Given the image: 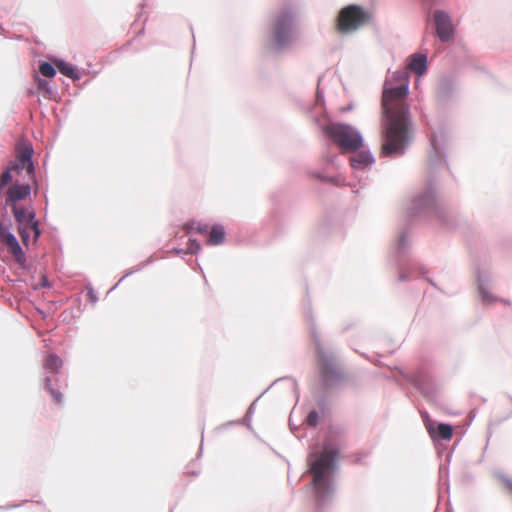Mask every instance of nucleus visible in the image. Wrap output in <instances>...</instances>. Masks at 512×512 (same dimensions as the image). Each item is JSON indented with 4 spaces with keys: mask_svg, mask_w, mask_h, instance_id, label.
<instances>
[{
    "mask_svg": "<svg viewBox=\"0 0 512 512\" xmlns=\"http://www.w3.org/2000/svg\"><path fill=\"white\" fill-rule=\"evenodd\" d=\"M408 95V71H396L384 83L382 92L383 142L381 155L403 154L412 136Z\"/></svg>",
    "mask_w": 512,
    "mask_h": 512,
    "instance_id": "1",
    "label": "nucleus"
},
{
    "mask_svg": "<svg viewBox=\"0 0 512 512\" xmlns=\"http://www.w3.org/2000/svg\"><path fill=\"white\" fill-rule=\"evenodd\" d=\"M336 456L337 452L328 448L309 455V471L313 476L314 489L319 495H324L329 491L328 475L333 470Z\"/></svg>",
    "mask_w": 512,
    "mask_h": 512,
    "instance_id": "2",
    "label": "nucleus"
},
{
    "mask_svg": "<svg viewBox=\"0 0 512 512\" xmlns=\"http://www.w3.org/2000/svg\"><path fill=\"white\" fill-rule=\"evenodd\" d=\"M325 134L344 152H353L363 145L362 136L348 125L331 123L324 128Z\"/></svg>",
    "mask_w": 512,
    "mask_h": 512,
    "instance_id": "3",
    "label": "nucleus"
},
{
    "mask_svg": "<svg viewBox=\"0 0 512 512\" xmlns=\"http://www.w3.org/2000/svg\"><path fill=\"white\" fill-rule=\"evenodd\" d=\"M295 15L291 8H284L278 12L273 25L274 43L282 47L293 38Z\"/></svg>",
    "mask_w": 512,
    "mask_h": 512,
    "instance_id": "4",
    "label": "nucleus"
},
{
    "mask_svg": "<svg viewBox=\"0 0 512 512\" xmlns=\"http://www.w3.org/2000/svg\"><path fill=\"white\" fill-rule=\"evenodd\" d=\"M369 21L368 13L360 6L349 5L344 7L337 19V30L341 33L355 31Z\"/></svg>",
    "mask_w": 512,
    "mask_h": 512,
    "instance_id": "5",
    "label": "nucleus"
},
{
    "mask_svg": "<svg viewBox=\"0 0 512 512\" xmlns=\"http://www.w3.org/2000/svg\"><path fill=\"white\" fill-rule=\"evenodd\" d=\"M0 242L7 248L18 264L23 265L25 263V254L18 240L4 223L0 224Z\"/></svg>",
    "mask_w": 512,
    "mask_h": 512,
    "instance_id": "6",
    "label": "nucleus"
},
{
    "mask_svg": "<svg viewBox=\"0 0 512 512\" xmlns=\"http://www.w3.org/2000/svg\"><path fill=\"white\" fill-rule=\"evenodd\" d=\"M320 365L322 378L327 385L343 379V373L333 357L320 354Z\"/></svg>",
    "mask_w": 512,
    "mask_h": 512,
    "instance_id": "7",
    "label": "nucleus"
},
{
    "mask_svg": "<svg viewBox=\"0 0 512 512\" xmlns=\"http://www.w3.org/2000/svg\"><path fill=\"white\" fill-rule=\"evenodd\" d=\"M436 34L442 42H448L453 36V25L447 13L441 10L434 12Z\"/></svg>",
    "mask_w": 512,
    "mask_h": 512,
    "instance_id": "8",
    "label": "nucleus"
},
{
    "mask_svg": "<svg viewBox=\"0 0 512 512\" xmlns=\"http://www.w3.org/2000/svg\"><path fill=\"white\" fill-rule=\"evenodd\" d=\"M426 429L431 436V438L436 439H443V440H450L453 436V428L449 424L440 423L437 424L431 420H427L425 422Z\"/></svg>",
    "mask_w": 512,
    "mask_h": 512,
    "instance_id": "9",
    "label": "nucleus"
},
{
    "mask_svg": "<svg viewBox=\"0 0 512 512\" xmlns=\"http://www.w3.org/2000/svg\"><path fill=\"white\" fill-rule=\"evenodd\" d=\"M407 69L417 75L424 74L427 70V57L422 54H414L410 56L407 62Z\"/></svg>",
    "mask_w": 512,
    "mask_h": 512,
    "instance_id": "10",
    "label": "nucleus"
},
{
    "mask_svg": "<svg viewBox=\"0 0 512 512\" xmlns=\"http://www.w3.org/2000/svg\"><path fill=\"white\" fill-rule=\"evenodd\" d=\"M373 162L372 155L367 151H361L350 157V164L354 169H364Z\"/></svg>",
    "mask_w": 512,
    "mask_h": 512,
    "instance_id": "11",
    "label": "nucleus"
},
{
    "mask_svg": "<svg viewBox=\"0 0 512 512\" xmlns=\"http://www.w3.org/2000/svg\"><path fill=\"white\" fill-rule=\"evenodd\" d=\"M19 233L23 243L27 246L29 243L30 234H33L34 241H36L40 235L38 222H32L31 224L19 225Z\"/></svg>",
    "mask_w": 512,
    "mask_h": 512,
    "instance_id": "12",
    "label": "nucleus"
},
{
    "mask_svg": "<svg viewBox=\"0 0 512 512\" xmlns=\"http://www.w3.org/2000/svg\"><path fill=\"white\" fill-rule=\"evenodd\" d=\"M12 210L19 225L31 224L32 222H35V214L33 211H30L18 205H14V207H12Z\"/></svg>",
    "mask_w": 512,
    "mask_h": 512,
    "instance_id": "13",
    "label": "nucleus"
},
{
    "mask_svg": "<svg viewBox=\"0 0 512 512\" xmlns=\"http://www.w3.org/2000/svg\"><path fill=\"white\" fill-rule=\"evenodd\" d=\"M225 240V230L220 225H215L211 228V231L208 236L207 244L209 245H219L222 244Z\"/></svg>",
    "mask_w": 512,
    "mask_h": 512,
    "instance_id": "14",
    "label": "nucleus"
},
{
    "mask_svg": "<svg viewBox=\"0 0 512 512\" xmlns=\"http://www.w3.org/2000/svg\"><path fill=\"white\" fill-rule=\"evenodd\" d=\"M62 364V360L57 355L49 354L44 360L43 367L52 373H58Z\"/></svg>",
    "mask_w": 512,
    "mask_h": 512,
    "instance_id": "15",
    "label": "nucleus"
},
{
    "mask_svg": "<svg viewBox=\"0 0 512 512\" xmlns=\"http://www.w3.org/2000/svg\"><path fill=\"white\" fill-rule=\"evenodd\" d=\"M44 388H45L46 391L49 392V394L51 395L53 401L56 404L62 403V401H63V394L53 387V379L51 377L47 376L45 378Z\"/></svg>",
    "mask_w": 512,
    "mask_h": 512,
    "instance_id": "16",
    "label": "nucleus"
},
{
    "mask_svg": "<svg viewBox=\"0 0 512 512\" xmlns=\"http://www.w3.org/2000/svg\"><path fill=\"white\" fill-rule=\"evenodd\" d=\"M56 67L63 75H65L69 78H72V79H79L78 72L75 70V68L71 64H68L64 61H57Z\"/></svg>",
    "mask_w": 512,
    "mask_h": 512,
    "instance_id": "17",
    "label": "nucleus"
},
{
    "mask_svg": "<svg viewBox=\"0 0 512 512\" xmlns=\"http://www.w3.org/2000/svg\"><path fill=\"white\" fill-rule=\"evenodd\" d=\"M183 229L187 233H190L191 231H196L198 233L203 234V233L207 232L208 226L205 224H201L200 222H191V223H186L183 226Z\"/></svg>",
    "mask_w": 512,
    "mask_h": 512,
    "instance_id": "18",
    "label": "nucleus"
},
{
    "mask_svg": "<svg viewBox=\"0 0 512 512\" xmlns=\"http://www.w3.org/2000/svg\"><path fill=\"white\" fill-rule=\"evenodd\" d=\"M39 72L43 76L48 77V78H52L56 74V71H55L54 67L50 63H48V62H43V63L40 64Z\"/></svg>",
    "mask_w": 512,
    "mask_h": 512,
    "instance_id": "19",
    "label": "nucleus"
},
{
    "mask_svg": "<svg viewBox=\"0 0 512 512\" xmlns=\"http://www.w3.org/2000/svg\"><path fill=\"white\" fill-rule=\"evenodd\" d=\"M306 422L310 425L315 427L319 422V414L317 411L313 410L311 411L306 419Z\"/></svg>",
    "mask_w": 512,
    "mask_h": 512,
    "instance_id": "20",
    "label": "nucleus"
},
{
    "mask_svg": "<svg viewBox=\"0 0 512 512\" xmlns=\"http://www.w3.org/2000/svg\"><path fill=\"white\" fill-rule=\"evenodd\" d=\"M201 246L195 239H189L187 250L189 253H197Z\"/></svg>",
    "mask_w": 512,
    "mask_h": 512,
    "instance_id": "21",
    "label": "nucleus"
},
{
    "mask_svg": "<svg viewBox=\"0 0 512 512\" xmlns=\"http://www.w3.org/2000/svg\"><path fill=\"white\" fill-rule=\"evenodd\" d=\"M505 487L509 490V492L512 494V480H505Z\"/></svg>",
    "mask_w": 512,
    "mask_h": 512,
    "instance_id": "22",
    "label": "nucleus"
},
{
    "mask_svg": "<svg viewBox=\"0 0 512 512\" xmlns=\"http://www.w3.org/2000/svg\"><path fill=\"white\" fill-rule=\"evenodd\" d=\"M46 84H47L46 81H44L42 79H38V86L40 88H44Z\"/></svg>",
    "mask_w": 512,
    "mask_h": 512,
    "instance_id": "23",
    "label": "nucleus"
}]
</instances>
